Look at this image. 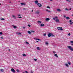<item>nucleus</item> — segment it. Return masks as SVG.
Returning a JSON list of instances; mask_svg holds the SVG:
<instances>
[{"label": "nucleus", "instance_id": "nucleus-1", "mask_svg": "<svg viewBox=\"0 0 73 73\" xmlns=\"http://www.w3.org/2000/svg\"><path fill=\"white\" fill-rule=\"evenodd\" d=\"M67 47L69 49L71 50V51H73V48H72L71 46H68Z\"/></svg>", "mask_w": 73, "mask_h": 73}, {"label": "nucleus", "instance_id": "nucleus-2", "mask_svg": "<svg viewBox=\"0 0 73 73\" xmlns=\"http://www.w3.org/2000/svg\"><path fill=\"white\" fill-rule=\"evenodd\" d=\"M57 29H58V30H61V31H63L62 28V27H58Z\"/></svg>", "mask_w": 73, "mask_h": 73}, {"label": "nucleus", "instance_id": "nucleus-3", "mask_svg": "<svg viewBox=\"0 0 73 73\" xmlns=\"http://www.w3.org/2000/svg\"><path fill=\"white\" fill-rule=\"evenodd\" d=\"M37 5L38 7H42V5L40 3H38L37 4Z\"/></svg>", "mask_w": 73, "mask_h": 73}, {"label": "nucleus", "instance_id": "nucleus-4", "mask_svg": "<svg viewBox=\"0 0 73 73\" xmlns=\"http://www.w3.org/2000/svg\"><path fill=\"white\" fill-rule=\"evenodd\" d=\"M11 70L13 72V73H16V71H15V70L13 68H12Z\"/></svg>", "mask_w": 73, "mask_h": 73}, {"label": "nucleus", "instance_id": "nucleus-5", "mask_svg": "<svg viewBox=\"0 0 73 73\" xmlns=\"http://www.w3.org/2000/svg\"><path fill=\"white\" fill-rule=\"evenodd\" d=\"M37 23L39 25H40V24H41V22L40 21H38Z\"/></svg>", "mask_w": 73, "mask_h": 73}, {"label": "nucleus", "instance_id": "nucleus-6", "mask_svg": "<svg viewBox=\"0 0 73 73\" xmlns=\"http://www.w3.org/2000/svg\"><path fill=\"white\" fill-rule=\"evenodd\" d=\"M58 19V17H55L53 18V19L54 20H56V19Z\"/></svg>", "mask_w": 73, "mask_h": 73}, {"label": "nucleus", "instance_id": "nucleus-7", "mask_svg": "<svg viewBox=\"0 0 73 73\" xmlns=\"http://www.w3.org/2000/svg\"><path fill=\"white\" fill-rule=\"evenodd\" d=\"M51 36V33H49L48 35V37H50Z\"/></svg>", "mask_w": 73, "mask_h": 73}, {"label": "nucleus", "instance_id": "nucleus-8", "mask_svg": "<svg viewBox=\"0 0 73 73\" xmlns=\"http://www.w3.org/2000/svg\"><path fill=\"white\" fill-rule=\"evenodd\" d=\"M17 34L18 35H21V33H17Z\"/></svg>", "mask_w": 73, "mask_h": 73}, {"label": "nucleus", "instance_id": "nucleus-9", "mask_svg": "<svg viewBox=\"0 0 73 73\" xmlns=\"http://www.w3.org/2000/svg\"><path fill=\"white\" fill-rule=\"evenodd\" d=\"M49 20H50V19H49V18H47L45 20L46 21H49Z\"/></svg>", "mask_w": 73, "mask_h": 73}, {"label": "nucleus", "instance_id": "nucleus-10", "mask_svg": "<svg viewBox=\"0 0 73 73\" xmlns=\"http://www.w3.org/2000/svg\"><path fill=\"white\" fill-rule=\"evenodd\" d=\"M35 40H38V41H41V39L38 38H34Z\"/></svg>", "mask_w": 73, "mask_h": 73}, {"label": "nucleus", "instance_id": "nucleus-11", "mask_svg": "<svg viewBox=\"0 0 73 73\" xmlns=\"http://www.w3.org/2000/svg\"><path fill=\"white\" fill-rule=\"evenodd\" d=\"M55 21L56 22V23H58V22H59V20L58 19H56L55 20Z\"/></svg>", "mask_w": 73, "mask_h": 73}, {"label": "nucleus", "instance_id": "nucleus-12", "mask_svg": "<svg viewBox=\"0 0 73 73\" xmlns=\"http://www.w3.org/2000/svg\"><path fill=\"white\" fill-rule=\"evenodd\" d=\"M40 27H44V24H43L42 23L40 25Z\"/></svg>", "mask_w": 73, "mask_h": 73}, {"label": "nucleus", "instance_id": "nucleus-13", "mask_svg": "<svg viewBox=\"0 0 73 73\" xmlns=\"http://www.w3.org/2000/svg\"><path fill=\"white\" fill-rule=\"evenodd\" d=\"M51 37H54V35L52 34V33H51Z\"/></svg>", "mask_w": 73, "mask_h": 73}, {"label": "nucleus", "instance_id": "nucleus-14", "mask_svg": "<svg viewBox=\"0 0 73 73\" xmlns=\"http://www.w3.org/2000/svg\"><path fill=\"white\" fill-rule=\"evenodd\" d=\"M57 11H59V12H60V11H61V10L59 9H57Z\"/></svg>", "mask_w": 73, "mask_h": 73}, {"label": "nucleus", "instance_id": "nucleus-15", "mask_svg": "<svg viewBox=\"0 0 73 73\" xmlns=\"http://www.w3.org/2000/svg\"><path fill=\"white\" fill-rule=\"evenodd\" d=\"M66 19H67V20H69V19H70V18H69V17H66Z\"/></svg>", "mask_w": 73, "mask_h": 73}, {"label": "nucleus", "instance_id": "nucleus-16", "mask_svg": "<svg viewBox=\"0 0 73 73\" xmlns=\"http://www.w3.org/2000/svg\"><path fill=\"white\" fill-rule=\"evenodd\" d=\"M35 4H37V3H38V2L37 1H35Z\"/></svg>", "mask_w": 73, "mask_h": 73}, {"label": "nucleus", "instance_id": "nucleus-17", "mask_svg": "<svg viewBox=\"0 0 73 73\" xmlns=\"http://www.w3.org/2000/svg\"><path fill=\"white\" fill-rule=\"evenodd\" d=\"M27 32L29 34H31V31H27Z\"/></svg>", "mask_w": 73, "mask_h": 73}, {"label": "nucleus", "instance_id": "nucleus-18", "mask_svg": "<svg viewBox=\"0 0 73 73\" xmlns=\"http://www.w3.org/2000/svg\"><path fill=\"white\" fill-rule=\"evenodd\" d=\"M23 57H25L26 56V55L25 54H23Z\"/></svg>", "mask_w": 73, "mask_h": 73}, {"label": "nucleus", "instance_id": "nucleus-19", "mask_svg": "<svg viewBox=\"0 0 73 73\" xmlns=\"http://www.w3.org/2000/svg\"><path fill=\"white\" fill-rule=\"evenodd\" d=\"M65 65L66 66H67V67H69V66H68V65L67 64H65Z\"/></svg>", "mask_w": 73, "mask_h": 73}, {"label": "nucleus", "instance_id": "nucleus-20", "mask_svg": "<svg viewBox=\"0 0 73 73\" xmlns=\"http://www.w3.org/2000/svg\"><path fill=\"white\" fill-rule=\"evenodd\" d=\"M54 56H56V57H58V56L57 54H55L54 55Z\"/></svg>", "mask_w": 73, "mask_h": 73}, {"label": "nucleus", "instance_id": "nucleus-21", "mask_svg": "<svg viewBox=\"0 0 73 73\" xmlns=\"http://www.w3.org/2000/svg\"><path fill=\"white\" fill-rule=\"evenodd\" d=\"M36 49H37V50H40V47H37L36 48Z\"/></svg>", "mask_w": 73, "mask_h": 73}, {"label": "nucleus", "instance_id": "nucleus-22", "mask_svg": "<svg viewBox=\"0 0 73 73\" xmlns=\"http://www.w3.org/2000/svg\"><path fill=\"white\" fill-rule=\"evenodd\" d=\"M12 16H13V17H14V18H15L14 19H15H15H16V16H14V15H13Z\"/></svg>", "mask_w": 73, "mask_h": 73}, {"label": "nucleus", "instance_id": "nucleus-23", "mask_svg": "<svg viewBox=\"0 0 73 73\" xmlns=\"http://www.w3.org/2000/svg\"><path fill=\"white\" fill-rule=\"evenodd\" d=\"M36 13L37 14H39V13H40V12L37 11L36 12Z\"/></svg>", "mask_w": 73, "mask_h": 73}, {"label": "nucleus", "instance_id": "nucleus-24", "mask_svg": "<svg viewBox=\"0 0 73 73\" xmlns=\"http://www.w3.org/2000/svg\"><path fill=\"white\" fill-rule=\"evenodd\" d=\"M21 5H25V3H21Z\"/></svg>", "mask_w": 73, "mask_h": 73}, {"label": "nucleus", "instance_id": "nucleus-25", "mask_svg": "<svg viewBox=\"0 0 73 73\" xmlns=\"http://www.w3.org/2000/svg\"><path fill=\"white\" fill-rule=\"evenodd\" d=\"M46 11H48V12H50V11H48V10H46Z\"/></svg>", "mask_w": 73, "mask_h": 73}, {"label": "nucleus", "instance_id": "nucleus-26", "mask_svg": "<svg viewBox=\"0 0 73 73\" xmlns=\"http://www.w3.org/2000/svg\"><path fill=\"white\" fill-rule=\"evenodd\" d=\"M13 28H17V27L16 26H14Z\"/></svg>", "mask_w": 73, "mask_h": 73}, {"label": "nucleus", "instance_id": "nucleus-27", "mask_svg": "<svg viewBox=\"0 0 73 73\" xmlns=\"http://www.w3.org/2000/svg\"><path fill=\"white\" fill-rule=\"evenodd\" d=\"M1 19V20H5V19L4 18H2Z\"/></svg>", "mask_w": 73, "mask_h": 73}, {"label": "nucleus", "instance_id": "nucleus-28", "mask_svg": "<svg viewBox=\"0 0 73 73\" xmlns=\"http://www.w3.org/2000/svg\"><path fill=\"white\" fill-rule=\"evenodd\" d=\"M1 72H3V71H4V70H3V69H1Z\"/></svg>", "mask_w": 73, "mask_h": 73}, {"label": "nucleus", "instance_id": "nucleus-29", "mask_svg": "<svg viewBox=\"0 0 73 73\" xmlns=\"http://www.w3.org/2000/svg\"><path fill=\"white\" fill-rule=\"evenodd\" d=\"M47 8H49V9H50V7H49V6L47 7Z\"/></svg>", "mask_w": 73, "mask_h": 73}, {"label": "nucleus", "instance_id": "nucleus-30", "mask_svg": "<svg viewBox=\"0 0 73 73\" xmlns=\"http://www.w3.org/2000/svg\"><path fill=\"white\" fill-rule=\"evenodd\" d=\"M70 42H71V43H72V44H73V41H70Z\"/></svg>", "mask_w": 73, "mask_h": 73}, {"label": "nucleus", "instance_id": "nucleus-31", "mask_svg": "<svg viewBox=\"0 0 73 73\" xmlns=\"http://www.w3.org/2000/svg\"><path fill=\"white\" fill-rule=\"evenodd\" d=\"M2 34H3V32H0V35H2Z\"/></svg>", "mask_w": 73, "mask_h": 73}, {"label": "nucleus", "instance_id": "nucleus-32", "mask_svg": "<svg viewBox=\"0 0 73 73\" xmlns=\"http://www.w3.org/2000/svg\"><path fill=\"white\" fill-rule=\"evenodd\" d=\"M26 43L27 44H29V43L28 42H26Z\"/></svg>", "mask_w": 73, "mask_h": 73}, {"label": "nucleus", "instance_id": "nucleus-33", "mask_svg": "<svg viewBox=\"0 0 73 73\" xmlns=\"http://www.w3.org/2000/svg\"><path fill=\"white\" fill-rule=\"evenodd\" d=\"M46 45H48V42H46Z\"/></svg>", "mask_w": 73, "mask_h": 73}, {"label": "nucleus", "instance_id": "nucleus-34", "mask_svg": "<svg viewBox=\"0 0 73 73\" xmlns=\"http://www.w3.org/2000/svg\"><path fill=\"white\" fill-rule=\"evenodd\" d=\"M65 10H66V11H69V10L67 8H66Z\"/></svg>", "mask_w": 73, "mask_h": 73}, {"label": "nucleus", "instance_id": "nucleus-35", "mask_svg": "<svg viewBox=\"0 0 73 73\" xmlns=\"http://www.w3.org/2000/svg\"><path fill=\"white\" fill-rule=\"evenodd\" d=\"M31 32H33V33H34L35 32V31H31Z\"/></svg>", "mask_w": 73, "mask_h": 73}, {"label": "nucleus", "instance_id": "nucleus-36", "mask_svg": "<svg viewBox=\"0 0 73 73\" xmlns=\"http://www.w3.org/2000/svg\"><path fill=\"white\" fill-rule=\"evenodd\" d=\"M34 60L36 61H37V59H34Z\"/></svg>", "mask_w": 73, "mask_h": 73}, {"label": "nucleus", "instance_id": "nucleus-37", "mask_svg": "<svg viewBox=\"0 0 73 73\" xmlns=\"http://www.w3.org/2000/svg\"><path fill=\"white\" fill-rule=\"evenodd\" d=\"M28 26L29 27H31V25H28Z\"/></svg>", "mask_w": 73, "mask_h": 73}, {"label": "nucleus", "instance_id": "nucleus-38", "mask_svg": "<svg viewBox=\"0 0 73 73\" xmlns=\"http://www.w3.org/2000/svg\"><path fill=\"white\" fill-rule=\"evenodd\" d=\"M53 53H54V54H55V53H56V52H55V51H53Z\"/></svg>", "mask_w": 73, "mask_h": 73}, {"label": "nucleus", "instance_id": "nucleus-39", "mask_svg": "<svg viewBox=\"0 0 73 73\" xmlns=\"http://www.w3.org/2000/svg\"><path fill=\"white\" fill-rule=\"evenodd\" d=\"M17 71L18 72H19V70L18 69L17 70Z\"/></svg>", "mask_w": 73, "mask_h": 73}, {"label": "nucleus", "instance_id": "nucleus-40", "mask_svg": "<svg viewBox=\"0 0 73 73\" xmlns=\"http://www.w3.org/2000/svg\"><path fill=\"white\" fill-rule=\"evenodd\" d=\"M44 36H46V33H44Z\"/></svg>", "mask_w": 73, "mask_h": 73}, {"label": "nucleus", "instance_id": "nucleus-41", "mask_svg": "<svg viewBox=\"0 0 73 73\" xmlns=\"http://www.w3.org/2000/svg\"><path fill=\"white\" fill-rule=\"evenodd\" d=\"M25 73H28V71H25Z\"/></svg>", "mask_w": 73, "mask_h": 73}, {"label": "nucleus", "instance_id": "nucleus-42", "mask_svg": "<svg viewBox=\"0 0 73 73\" xmlns=\"http://www.w3.org/2000/svg\"><path fill=\"white\" fill-rule=\"evenodd\" d=\"M68 36H70V33H69L68 34Z\"/></svg>", "mask_w": 73, "mask_h": 73}, {"label": "nucleus", "instance_id": "nucleus-43", "mask_svg": "<svg viewBox=\"0 0 73 73\" xmlns=\"http://www.w3.org/2000/svg\"><path fill=\"white\" fill-rule=\"evenodd\" d=\"M70 23H72L71 20H70Z\"/></svg>", "mask_w": 73, "mask_h": 73}, {"label": "nucleus", "instance_id": "nucleus-44", "mask_svg": "<svg viewBox=\"0 0 73 73\" xmlns=\"http://www.w3.org/2000/svg\"><path fill=\"white\" fill-rule=\"evenodd\" d=\"M68 64L69 65H70V64H70V62H68Z\"/></svg>", "mask_w": 73, "mask_h": 73}, {"label": "nucleus", "instance_id": "nucleus-45", "mask_svg": "<svg viewBox=\"0 0 73 73\" xmlns=\"http://www.w3.org/2000/svg\"><path fill=\"white\" fill-rule=\"evenodd\" d=\"M23 10H25V8H23Z\"/></svg>", "mask_w": 73, "mask_h": 73}, {"label": "nucleus", "instance_id": "nucleus-46", "mask_svg": "<svg viewBox=\"0 0 73 73\" xmlns=\"http://www.w3.org/2000/svg\"><path fill=\"white\" fill-rule=\"evenodd\" d=\"M70 25H72L73 24V23H70Z\"/></svg>", "mask_w": 73, "mask_h": 73}, {"label": "nucleus", "instance_id": "nucleus-47", "mask_svg": "<svg viewBox=\"0 0 73 73\" xmlns=\"http://www.w3.org/2000/svg\"><path fill=\"white\" fill-rule=\"evenodd\" d=\"M23 29H25V27H23Z\"/></svg>", "mask_w": 73, "mask_h": 73}, {"label": "nucleus", "instance_id": "nucleus-48", "mask_svg": "<svg viewBox=\"0 0 73 73\" xmlns=\"http://www.w3.org/2000/svg\"><path fill=\"white\" fill-rule=\"evenodd\" d=\"M64 17L65 18V17H66V16L65 15H64Z\"/></svg>", "mask_w": 73, "mask_h": 73}, {"label": "nucleus", "instance_id": "nucleus-49", "mask_svg": "<svg viewBox=\"0 0 73 73\" xmlns=\"http://www.w3.org/2000/svg\"><path fill=\"white\" fill-rule=\"evenodd\" d=\"M1 38H2V39H3V38H4L3 37H1Z\"/></svg>", "mask_w": 73, "mask_h": 73}, {"label": "nucleus", "instance_id": "nucleus-50", "mask_svg": "<svg viewBox=\"0 0 73 73\" xmlns=\"http://www.w3.org/2000/svg\"><path fill=\"white\" fill-rule=\"evenodd\" d=\"M21 16V15H18V16Z\"/></svg>", "mask_w": 73, "mask_h": 73}, {"label": "nucleus", "instance_id": "nucleus-51", "mask_svg": "<svg viewBox=\"0 0 73 73\" xmlns=\"http://www.w3.org/2000/svg\"><path fill=\"white\" fill-rule=\"evenodd\" d=\"M9 50V51H10V50H11L9 49H8Z\"/></svg>", "mask_w": 73, "mask_h": 73}, {"label": "nucleus", "instance_id": "nucleus-52", "mask_svg": "<svg viewBox=\"0 0 73 73\" xmlns=\"http://www.w3.org/2000/svg\"><path fill=\"white\" fill-rule=\"evenodd\" d=\"M36 42H38L37 41H36Z\"/></svg>", "mask_w": 73, "mask_h": 73}, {"label": "nucleus", "instance_id": "nucleus-53", "mask_svg": "<svg viewBox=\"0 0 73 73\" xmlns=\"http://www.w3.org/2000/svg\"><path fill=\"white\" fill-rule=\"evenodd\" d=\"M19 18H22V17H20Z\"/></svg>", "mask_w": 73, "mask_h": 73}, {"label": "nucleus", "instance_id": "nucleus-54", "mask_svg": "<svg viewBox=\"0 0 73 73\" xmlns=\"http://www.w3.org/2000/svg\"><path fill=\"white\" fill-rule=\"evenodd\" d=\"M69 9H70V10H71V9H72L70 8Z\"/></svg>", "mask_w": 73, "mask_h": 73}, {"label": "nucleus", "instance_id": "nucleus-55", "mask_svg": "<svg viewBox=\"0 0 73 73\" xmlns=\"http://www.w3.org/2000/svg\"><path fill=\"white\" fill-rule=\"evenodd\" d=\"M31 12H33V10H32V11H31Z\"/></svg>", "mask_w": 73, "mask_h": 73}, {"label": "nucleus", "instance_id": "nucleus-56", "mask_svg": "<svg viewBox=\"0 0 73 73\" xmlns=\"http://www.w3.org/2000/svg\"><path fill=\"white\" fill-rule=\"evenodd\" d=\"M50 0V1H53V0Z\"/></svg>", "mask_w": 73, "mask_h": 73}, {"label": "nucleus", "instance_id": "nucleus-57", "mask_svg": "<svg viewBox=\"0 0 73 73\" xmlns=\"http://www.w3.org/2000/svg\"><path fill=\"white\" fill-rule=\"evenodd\" d=\"M71 45H73V44H72Z\"/></svg>", "mask_w": 73, "mask_h": 73}, {"label": "nucleus", "instance_id": "nucleus-58", "mask_svg": "<svg viewBox=\"0 0 73 73\" xmlns=\"http://www.w3.org/2000/svg\"><path fill=\"white\" fill-rule=\"evenodd\" d=\"M66 0V1H69V0Z\"/></svg>", "mask_w": 73, "mask_h": 73}, {"label": "nucleus", "instance_id": "nucleus-59", "mask_svg": "<svg viewBox=\"0 0 73 73\" xmlns=\"http://www.w3.org/2000/svg\"><path fill=\"white\" fill-rule=\"evenodd\" d=\"M72 15L73 16V14H72Z\"/></svg>", "mask_w": 73, "mask_h": 73}, {"label": "nucleus", "instance_id": "nucleus-60", "mask_svg": "<svg viewBox=\"0 0 73 73\" xmlns=\"http://www.w3.org/2000/svg\"><path fill=\"white\" fill-rule=\"evenodd\" d=\"M9 3H11V2H9Z\"/></svg>", "mask_w": 73, "mask_h": 73}, {"label": "nucleus", "instance_id": "nucleus-61", "mask_svg": "<svg viewBox=\"0 0 73 73\" xmlns=\"http://www.w3.org/2000/svg\"><path fill=\"white\" fill-rule=\"evenodd\" d=\"M31 73H33V72H31Z\"/></svg>", "mask_w": 73, "mask_h": 73}, {"label": "nucleus", "instance_id": "nucleus-62", "mask_svg": "<svg viewBox=\"0 0 73 73\" xmlns=\"http://www.w3.org/2000/svg\"><path fill=\"white\" fill-rule=\"evenodd\" d=\"M0 5H1V4L0 3Z\"/></svg>", "mask_w": 73, "mask_h": 73}, {"label": "nucleus", "instance_id": "nucleus-63", "mask_svg": "<svg viewBox=\"0 0 73 73\" xmlns=\"http://www.w3.org/2000/svg\"><path fill=\"white\" fill-rule=\"evenodd\" d=\"M72 24H73V22H72Z\"/></svg>", "mask_w": 73, "mask_h": 73}, {"label": "nucleus", "instance_id": "nucleus-64", "mask_svg": "<svg viewBox=\"0 0 73 73\" xmlns=\"http://www.w3.org/2000/svg\"><path fill=\"white\" fill-rule=\"evenodd\" d=\"M23 73H25V72H23Z\"/></svg>", "mask_w": 73, "mask_h": 73}]
</instances>
